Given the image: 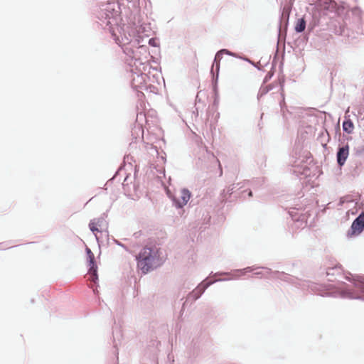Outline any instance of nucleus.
<instances>
[{"mask_svg":"<svg viewBox=\"0 0 364 364\" xmlns=\"http://www.w3.org/2000/svg\"><path fill=\"white\" fill-rule=\"evenodd\" d=\"M121 9L118 2L107 1L100 5L95 15L97 21L96 23L104 30H108L114 38L115 41L120 46L132 44L136 50L146 53L148 47L146 45H140L144 38L136 35L134 31L132 34L129 33V36L124 33V28L121 26Z\"/></svg>","mask_w":364,"mask_h":364,"instance_id":"nucleus-1","label":"nucleus"},{"mask_svg":"<svg viewBox=\"0 0 364 364\" xmlns=\"http://www.w3.org/2000/svg\"><path fill=\"white\" fill-rule=\"evenodd\" d=\"M345 278L351 282L349 285L345 282H340L337 284L329 285V288L317 283L308 284V289L310 292L321 296L341 297L350 299L364 301V276H357L350 278L346 276Z\"/></svg>","mask_w":364,"mask_h":364,"instance_id":"nucleus-2","label":"nucleus"},{"mask_svg":"<svg viewBox=\"0 0 364 364\" xmlns=\"http://www.w3.org/2000/svg\"><path fill=\"white\" fill-rule=\"evenodd\" d=\"M284 208L288 210V214L291 217L292 223L290 226L293 231L306 226L310 216L309 210H307L306 205L299 198H291Z\"/></svg>","mask_w":364,"mask_h":364,"instance_id":"nucleus-3","label":"nucleus"},{"mask_svg":"<svg viewBox=\"0 0 364 364\" xmlns=\"http://www.w3.org/2000/svg\"><path fill=\"white\" fill-rule=\"evenodd\" d=\"M136 260L137 267L143 274H147L164 264V260L161 258L159 251L156 247L142 248L136 256Z\"/></svg>","mask_w":364,"mask_h":364,"instance_id":"nucleus-4","label":"nucleus"},{"mask_svg":"<svg viewBox=\"0 0 364 364\" xmlns=\"http://www.w3.org/2000/svg\"><path fill=\"white\" fill-rule=\"evenodd\" d=\"M311 161V156L309 151H301L296 148L294 150V154L290 161L291 168L289 169V171L298 177H310L311 171L309 164Z\"/></svg>","mask_w":364,"mask_h":364,"instance_id":"nucleus-5","label":"nucleus"},{"mask_svg":"<svg viewBox=\"0 0 364 364\" xmlns=\"http://www.w3.org/2000/svg\"><path fill=\"white\" fill-rule=\"evenodd\" d=\"M147 65L144 63V65H139L137 68L136 67V70L137 71H134L132 69V80H131V87L133 90L136 91L137 97L139 99H141L144 97V94L142 92L146 82V80L149 78V77L144 73L146 70Z\"/></svg>","mask_w":364,"mask_h":364,"instance_id":"nucleus-6","label":"nucleus"},{"mask_svg":"<svg viewBox=\"0 0 364 364\" xmlns=\"http://www.w3.org/2000/svg\"><path fill=\"white\" fill-rule=\"evenodd\" d=\"M214 282H210L208 279H205L201 282L193 291H190L188 294L185 301L183 303L182 309L180 312L181 316H182L186 305L188 304L191 305L197 299H198L203 294L205 289Z\"/></svg>","mask_w":364,"mask_h":364,"instance_id":"nucleus-7","label":"nucleus"},{"mask_svg":"<svg viewBox=\"0 0 364 364\" xmlns=\"http://www.w3.org/2000/svg\"><path fill=\"white\" fill-rule=\"evenodd\" d=\"M161 342L157 339H151L145 350L144 359L147 360L144 364H158L159 346Z\"/></svg>","mask_w":364,"mask_h":364,"instance_id":"nucleus-8","label":"nucleus"},{"mask_svg":"<svg viewBox=\"0 0 364 364\" xmlns=\"http://www.w3.org/2000/svg\"><path fill=\"white\" fill-rule=\"evenodd\" d=\"M85 252L87 255V262L89 266V269L87 272L89 275L88 280L90 282L97 283V281L99 280V277L97 273V265L96 263L95 255L92 250L87 247H86L85 248Z\"/></svg>","mask_w":364,"mask_h":364,"instance_id":"nucleus-9","label":"nucleus"},{"mask_svg":"<svg viewBox=\"0 0 364 364\" xmlns=\"http://www.w3.org/2000/svg\"><path fill=\"white\" fill-rule=\"evenodd\" d=\"M364 230V211L363 210L353 221L347 236L350 237L359 235Z\"/></svg>","mask_w":364,"mask_h":364,"instance_id":"nucleus-10","label":"nucleus"},{"mask_svg":"<svg viewBox=\"0 0 364 364\" xmlns=\"http://www.w3.org/2000/svg\"><path fill=\"white\" fill-rule=\"evenodd\" d=\"M191 197V192L186 188L181 191L179 197L173 196L171 197L173 205L177 209H183Z\"/></svg>","mask_w":364,"mask_h":364,"instance_id":"nucleus-11","label":"nucleus"},{"mask_svg":"<svg viewBox=\"0 0 364 364\" xmlns=\"http://www.w3.org/2000/svg\"><path fill=\"white\" fill-rule=\"evenodd\" d=\"M350 147L348 144H339L336 151V163L340 170L345 165L349 156Z\"/></svg>","mask_w":364,"mask_h":364,"instance_id":"nucleus-12","label":"nucleus"},{"mask_svg":"<svg viewBox=\"0 0 364 364\" xmlns=\"http://www.w3.org/2000/svg\"><path fill=\"white\" fill-rule=\"evenodd\" d=\"M147 122L146 114L143 112H138L136 114V124L132 130V135L134 136L136 139L139 134H141V136L144 134L143 122Z\"/></svg>","mask_w":364,"mask_h":364,"instance_id":"nucleus-13","label":"nucleus"},{"mask_svg":"<svg viewBox=\"0 0 364 364\" xmlns=\"http://www.w3.org/2000/svg\"><path fill=\"white\" fill-rule=\"evenodd\" d=\"M342 267L341 264H337L332 267L326 269V276L328 282H339V279L342 278Z\"/></svg>","mask_w":364,"mask_h":364,"instance_id":"nucleus-14","label":"nucleus"},{"mask_svg":"<svg viewBox=\"0 0 364 364\" xmlns=\"http://www.w3.org/2000/svg\"><path fill=\"white\" fill-rule=\"evenodd\" d=\"M256 267H247L243 269H235L230 272H221V274L230 276V279H238L241 277L245 276L247 273H250L255 271Z\"/></svg>","mask_w":364,"mask_h":364,"instance_id":"nucleus-15","label":"nucleus"},{"mask_svg":"<svg viewBox=\"0 0 364 364\" xmlns=\"http://www.w3.org/2000/svg\"><path fill=\"white\" fill-rule=\"evenodd\" d=\"M277 83L280 87L279 91H280V95L282 97V100L279 102L281 112L282 113L283 117L287 118L286 111L290 114L291 113V112L288 109L287 106L286 105L285 100H284V83H285L284 76H282V77H279Z\"/></svg>","mask_w":364,"mask_h":364,"instance_id":"nucleus-16","label":"nucleus"},{"mask_svg":"<svg viewBox=\"0 0 364 364\" xmlns=\"http://www.w3.org/2000/svg\"><path fill=\"white\" fill-rule=\"evenodd\" d=\"M219 73H220V66L219 64L216 66V74H214L212 71V87L213 92L214 95L213 105H218L219 102V93H218V78H219Z\"/></svg>","mask_w":364,"mask_h":364,"instance_id":"nucleus-17","label":"nucleus"},{"mask_svg":"<svg viewBox=\"0 0 364 364\" xmlns=\"http://www.w3.org/2000/svg\"><path fill=\"white\" fill-rule=\"evenodd\" d=\"M112 336H113V347L114 348L113 353L116 358V362L114 364H118V355H119L118 344L119 343L120 338L122 337L121 330L116 326L114 328H113Z\"/></svg>","mask_w":364,"mask_h":364,"instance_id":"nucleus-18","label":"nucleus"},{"mask_svg":"<svg viewBox=\"0 0 364 364\" xmlns=\"http://www.w3.org/2000/svg\"><path fill=\"white\" fill-rule=\"evenodd\" d=\"M325 9L334 12L338 15L341 14L344 10V5H338L335 0H324Z\"/></svg>","mask_w":364,"mask_h":364,"instance_id":"nucleus-19","label":"nucleus"},{"mask_svg":"<svg viewBox=\"0 0 364 364\" xmlns=\"http://www.w3.org/2000/svg\"><path fill=\"white\" fill-rule=\"evenodd\" d=\"M264 180L263 178H256L252 179V181L245 180L242 182L237 183V186H240L238 189H241L246 186H250L252 188L256 189L262 186L264 184Z\"/></svg>","mask_w":364,"mask_h":364,"instance_id":"nucleus-20","label":"nucleus"},{"mask_svg":"<svg viewBox=\"0 0 364 364\" xmlns=\"http://www.w3.org/2000/svg\"><path fill=\"white\" fill-rule=\"evenodd\" d=\"M236 187L238 188L240 186H237V183H234L222 191L220 193V199L222 203H226L228 202H230V200H228V196L230 197L233 193H235V188Z\"/></svg>","mask_w":364,"mask_h":364,"instance_id":"nucleus-21","label":"nucleus"},{"mask_svg":"<svg viewBox=\"0 0 364 364\" xmlns=\"http://www.w3.org/2000/svg\"><path fill=\"white\" fill-rule=\"evenodd\" d=\"M274 279H280L289 284H295L296 278L284 272H277L274 273Z\"/></svg>","mask_w":364,"mask_h":364,"instance_id":"nucleus-22","label":"nucleus"},{"mask_svg":"<svg viewBox=\"0 0 364 364\" xmlns=\"http://www.w3.org/2000/svg\"><path fill=\"white\" fill-rule=\"evenodd\" d=\"M124 52L126 55L132 56V58L134 60V64L135 67L137 68L139 65H144V63L141 61V60L136 58L137 50H134L133 48H124Z\"/></svg>","mask_w":364,"mask_h":364,"instance_id":"nucleus-23","label":"nucleus"},{"mask_svg":"<svg viewBox=\"0 0 364 364\" xmlns=\"http://www.w3.org/2000/svg\"><path fill=\"white\" fill-rule=\"evenodd\" d=\"M361 162L360 161H354L350 168V172L353 177L358 176L361 172Z\"/></svg>","mask_w":364,"mask_h":364,"instance_id":"nucleus-24","label":"nucleus"},{"mask_svg":"<svg viewBox=\"0 0 364 364\" xmlns=\"http://www.w3.org/2000/svg\"><path fill=\"white\" fill-rule=\"evenodd\" d=\"M307 23L306 21L305 20L304 17L299 18L296 20L295 26H294V31L297 33H303L306 28Z\"/></svg>","mask_w":364,"mask_h":364,"instance_id":"nucleus-25","label":"nucleus"},{"mask_svg":"<svg viewBox=\"0 0 364 364\" xmlns=\"http://www.w3.org/2000/svg\"><path fill=\"white\" fill-rule=\"evenodd\" d=\"M223 54H225V53L222 51V49L219 50L215 53V58H214V60H213V63L212 65V68H211V70H210V74L211 75H212V70H213L214 74H216V66H217L218 64L220 65V61L223 58Z\"/></svg>","mask_w":364,"mask_h":364,"instance_id":"nucleus-26","label":"nucleus"},{"mask_svg":"<svg viewBox=\"0 0 364 364\" xmlns=\"http://www.w3.org/2000/svg\"><path fill=\"white\" fill-rule=\"evenodd\" d=\"M97 227H99V226L95 223V219L91 220L89 223V228H90V231L95 234L97 244H98L99 247H100L101 243L102 242L100 240V237L95 234V232H100L102 233V231H100Z\"/></svg>","mask_w":364,"mask_h":364,"instance_id":"nucleus-27","label":"nucleus"},{"mask_svg":"<svg viewBox=\"0 0 364 364\" xmlns=\"http://www.w3.org/2000/svg\"><path fill=\"white\" fill-rule=\"evenodd\" d=\"M274 87V83L265 85V84L262 85L260 87L258 94H257V98L259 99L262 96L267 94L270 90H272Z\"/></svg>","mask_w":364,"mask_h":364,"instance_id":"nucleus-28","label":"nucleus"},{"mask_svg":"<svg viewBox=\"0 0 364 364\" xmlns=\"http://www.w3.org/2000/svg\"><path fill=\"white\" fill-rule=\"evenodd\" d=\"M343 130L347 134H351L354 129V124L351 119H345L343 122Z\"/></svg>","mask_w":364,"mask_h":364,"instance_id":"nucleus-29","label":"nucleus"},{"mask_svg":"<svg viewBox=\"0 0 364 364\" xmlns=\"http://www.w3.org/2000/svg\"><path fill=\"white\" fill-rule=\"evenodd\" d=\"M319 18L316 16H312L311 20L307 24V31L309 33L314 32L315 28L319 24Z\"/></svg>","mask_w":364,"mask_h":364,"instance_id":"nucleus-30","label":"nucleus"},{"mask_svg":"<svg viewBox=\"0 0 364 364\" xmlns=\"http://www.w3.org/2000/svg\"><path fill=\"white\" fill-rule=\"evenodd\" d=\"M335 135L334 139H338L340 144H344L346 140V136L341 133L339 124H337L334 127Z\"/></svg>","mask_w":364,"mask_h":364,"instance_id":"nucleus-31","label":"nucleus"},{"mask_svg":"<svg viewBox=\"0 0 364 364\" xmlns=\"http://www.w3.org/2000/svg\"><path fill=\"white\" fill-rule=\"evenodd\" d=\"M288 23H289V14H284V13H282L280 18H279V32L280 33L282 27L286 31Z\"/></svg>","mask_w":364,"mask_h":364,"instance_id":"nucleus-32","label":"nucleus"},{"mask_svg":"<svg viewBox=\"0 0 364 364\" xmlns=\"http://www.w3.org/2000/svg\"><path fill=\"white\" fill-rule=\"evenodd\" d=\"M107 218V211L105 213H103L101 215V216L97 219V222H95V223L101 228H102L104 227H106V228H107L108 223L106 221Z\"/></svg>","mask_w":364,"mask_h":364,"instance_id":"nucleus-33","label":"nucleus"},{"mask_svg":"<svg viewBox=\"0 0 364 364\" xmlns=\"http://www.w3.org/2000/svg\"><path fill=\"white\" fill-rule=\"evenodd\" d=\"M252 267H256L255 271L258 270V269H264V273L265 274L264 277H266V278H268V275H271V277L274 279V273L277 272V271H272V269L267 267L257 266V265H253Z\"/></svg>","mask_w":364,"mask_h":364,"instance_id":"nucleus-34","label":"nucleus"},{"mask_svg":"<svg viewBox=\"0 0 364 364\" xmlns=\"http://www.w3.org/2000/svg\"><path fill=\"white\" fill-rule=\"evenodd\" d=\"M199 346L198 345V343L196 341H193L192 342V347L190 350V355L189 358H196L198 355Z\"/></svg>","mask_w":364,"mask_h":364,"instance_id":"nucleus-35","label":"nucleus"},{"mask_svg":"<svg viewBox=\"0 0 364 364\" xmlns=\"http://www.w3.org/2000/svg\"><path fill=\"white\" fill-rule=\"evenodd\" d=\"M142 90H145L149 93H153V94H158L159 93V89L155 85H153L151 84H149V85H147L146 83L145 84L144 87V89Z\"/></svg>","mask_w":364,"mask_h":364,"instance_id":"nucleus-36","label":"nucleus"},{"mask_svg":"<svg viewBox=\"0 0 364 364\" xmlns=\"http://www.w3.org/2000/svg\"><path fill=\"white\" fill-rule=\"evenodd\" d=\"M246 194L249 198H251L253 196L252 190L250 188H247L246 190L242 191L240 193H238V195H235L234 197L245 199Z\"/></svg>","mask_w":364,"mask_h":364,"instance_id":"nucleus-37","label":"nucleus"},{"mask_svg":"<svg viewBox=\"0 0 364 364\" xmlns=\"http://www.w3.org/2000/svg\"><path fill=\"white\" fill-rule=\"evenodd\" d=\"M352 14L356 18L357 21H360L362 16V10L358 6H355L351 10Z\"/></svg>","mask_w":364,"mask_h":364,"instance_id":"nucleus-38","label":"nucleus"},{"mask_svg":"<svg viewBox=\"0 0 364 364\" xmlns=\"http://www.w3.org/2000/svg\"><path fill=\"white\" fill-rule=\"evenodd\" d=\"M354 155L356 156H360L364 155V146H358L357 147H355L353 149Z\"/></svg>","mask_w":364,"mask_h":364,"instance_id":"nucleus-39","label":"nucleus"},{"mask_svg":"<svg viewBox=\"0 0 364 364\" xmlns=\"http://www.w3.org/2000/svg\"><path fill=\"white\" fill-rule=\"evenodd\" d=\"M148 43L150 46L159 48V43H158V39L156 38H151L148 41Z\"/></svg>","mask_w":364,"mask_h":364,"instance_id":"nucleus-40","label":"nucleus"},{"mask_svg":"<svg viewBox=\"0 0 364 364\" xmlns=\"http://www.w3.org/2000/svg\"><path fill=\"white\" fill-rule=\"evenodd\" d=\"M222 51L225 54V55H228L229 56H232V57H234V58H239L240 56L238 55L237 53H233L230 50H229L228 49H226V48H222Z\"/></svg>","mask_w":364,"mask_h":364,"instance_id":"nucleus-41","label":"nucleus"},{"mask_svg":"<svg viewBox=\"0 0 364 364\" xmlns=\"http://www.w3.org/2000/svg\"><path fill=\"white\" fill-rule=\"evenodd\" d=\"M273 75H274L273 72H272V71L268 72L263 79V82H262L263 84H266L268 81H269L272 79V77H273Z\"/></svg>","mask_w":364,"mask_h":364,"instance_id":"nucleus-42","label":"nucleus"},{"mask_svg":"<svg viewBox=\"0 0 364 364\" xmlns=\"http://www.w3.org/2000/svg\"><path fill=\"white\" fill-rule=\"evenodd\" d=\"M112 240H113V242L118 246H120L122 247H123L124 249H125L126 250H127V247L123 244L121 242H119V240H116L115 238L112 237Z\"/></svg>","mask_w":364,"mask_h":364,"instance_id":"nucleus-43","label":"nucleus"},{"mask_svg":"<svg viewBox=\"0 0 364 364\" xmlns=\"http://www.w3.org/2000/svg\"><path fill=\"white\" fill-rule=\"evenodd\" d=\"M254 275L257 278H262L265 277V274L261 271L255 272Z\"/></svg>","mask_w":364,"mask_h":364,"instance_id":"nucleus-44","label":"nucleus"},{"mask_svg":"<svg viewBox=\"0 0 364 364\" xmlns=\"http://www.w3.org/2000/svg\"><path fill=\"white\" fill-rule=\"evenodd\" d=\"M93 283L96 285V287L92 289V291H93L94 294L97 296V295L99 294V291L97 290V287H99V284H98V282L97 283H95V282H93Z\"/></svg>","mask_w":364,"mask_h":364,"instance_id":"nucleus-45","label":"nucleus"},{"mask_svg":"<svg viewBox=\"0 0 364 364\" xmlns=\"http://www.w3.org/2000/svg\"><path fill=\"white\" fill-rule=\"evenodd\" d=\"M117 173H118V171H116V173H114V176H113L110 179H109V180L107 181V182L106 183L105 186H106V185H107L109 182H112V181L114 180V178H115V177H116V176H117Z\"/></svg>","mask_w":364,"mask_h":364,"instance_id":"nucleus-46","label":"nucleus"},{"mask_svg":"<svg viewBox=\"0 0 364 364\" xmlns=\"http://www.w3.org/2000/svg\"><path fill=\"white\" fill-rule=\"evenodd\" d=\"M239 58L242 59L243 60L248 62L249 63H252V60L246 56L240 57Z\"/></svg>","mask_w":364,"mask_h":364,"instance_id":"nucleus-47","label":"nucleus"},{"mask_svg":"<svg viewBox=\"0 0 364 364\" xmlns=\"http://www.w3.org/2000/svg\"><path fill=\"white\" fill-rule=\"evenodd\" d=\"M230 280H232V279H230V276H229V277H225V278L220 279L218 281V282H225V281H230Z\"/></svg>","mask_w":364,"mask_h":364,"instance_id":"nucleus-48","label":"nucleus"},{"mask_svg":"<svg viewBox=\"0 0 364 364\" xmlns=\"http://www.w3.org/2000/svg\"><path fill=\"white\" fill-rule=\"evenodd\" d=\"M130 2H132L133 3V5H139L140 4V0H128Z\"/></svg>","mask_w":364,"mask_h":364,"instance_id":"nucleus-49","label":"nucleus"},{"mask_svg":"<svg viewBox=\"0 0 364 364\" xmlns=\"http://www.w3.org/2000/svg\"><path fill=\"white\" fill-rule=\"evenodd\" d=\"M198 115V109L196 108V110L195 111H193L192 112V117L194 116L195 117H197Z\"/></svg>","mask_w":364,"mask_h":364,"instance_id":"nucleus-50","label":"nucleus"},{"mask_svg":"<svg viewBox=\"0 0 364 364\" xmlns=\"http://www.w3.org/2000/svg\"><path fill=\"white\" fill-rule=\"evenodd\" d=\"M324 132L326 134L327 142H328L331 139L330 134L326 129H324Z\"/></svg>","mask_w":364,"mask_h":364,"instance_id":"nucleus-51","label":"nucleus"},{"mask_svg":"<svg viewBox=\"0 0 364 364\" xmlns=\"http://www.w3.org/2000/svg\"><path fill=\"white\" fill-rule=\"evenodd\" d=\"M251 64H252L254 67H255L256 68H257L259 70H262V68H259V67H258V66L257 65V64H256L255 63H254L253 61H252V63H251Z\"/></svg>","mask_w":364,"mask_h":364,"instance_id":"nucleus-52","label":"nucleus"},{"mask_svg":"<svg viewBox=\"0 0 364 364\" xmlns=\"http://www.w3.org/2000/svg\"><path fill=\"white\" fill-rule=\"evenodd\" d=\"M105 236L107 237V240H109V232L107 230L105 231Z\"/></svg>","mask_w":364,"mask_h":364,"instance_id":"nucleus-53","label":"nucleus"},{"mask_svg":"<svg viewBox=\"0 0 364 364\" xmlns=\"http://www.w3.org/2000/svg\"><path fill=\"white\" fill-rule=\"evenodd\" d=\"M3 245H4V242H1V243H0V250H5V249H6V247H3Z\"/></svg>","mask_w":364,"mask_h":364,"instance_id":"nucleus-54","label":"nucleus"},{"mask_svg":"<svg viewBox=\"0 0 364 364\" xmlns=\"http://www.w3.org/2000/svg\"><path fill=\"white\" fill-rule=\"evenodd\" d=\"M276 58H277V56L275 55L274 59H273V62H272V68L274 67V63H275V61H276Z\"/></svg>","mask_w":364,"mask_h":364,"instance_id":"nucleus-55","label":"nucleus"},{"mask_svg":"<svg viewBox=\"0 0 364 364\" xmlns=\"http://www.w3.org/2000/svg\"><path fill=\"white\" fill-rule=\"evenodd\" d=\"M161 160L163 161V162H164V163H165V162H166V156H161Z\"/></svg>","mask_w":364,"mask_h":364,"instance_id":"nucleus-56","label":"nucleus"},{"mask_svg":"<svg viewBox=\"0 0 364 364\" xmlns=\"http://www.w3.org/2000/svg\"><path fill=\"white\" fill-rule=\"evenodd\" d=\"M322 146H323L324 149H326L327 147L326 143H322Z\"/></svg>","mask_w":364,"mask_h":364,"instance_id":"nucleus-57","label":"nucleus"},{"mask_svg":"<svg viewBox=\"0 0 364 364\" xmlns=\"http://www.w3.org/2000/svg\"><path fill=\"white\" fill-rule=\"evenodd\" d=\"M196 101H198V102L200 101V98H198V95H196Z\"/></svg>","mask_w":364,"mask_h":364,"instance_id":"nucleus-58","label":"nucleus"},{"mask_svg":"<svg viewBox=\"0 0 364 364\" xmlns=\"http://www.w3.org/2000/svg\"><path fill=\"white\" fill-rule=\"evenodd\" d=\"M323 136H324V133L323 132V133H321V134H320L319 137H323Z\"/></svg>","mask_w":364,"mask_h":364,"instance_id":"nucleus-59","label":"nucleus"},{"mask_svg":"<svg viewBox=\"0 0 364 364\" xmlns=\"http://www.w3.org/2000/svg\"><path fill=\"white\" fill-rule=\"evenodd\" d=\"M138 233H139V232H135V233L134 234V235L135 236V237H138Z\"/></svg>","mask_w":364,"mask_h":364,"instance_id":"nucleus-60","label":"nucleus"},{"mask_svg":"<svg viewBox=\"0 0 364 364\" xmlns=\"http://www.w3.org/2000/svg\"><path fill=\"white\" fill-rule=\"evenodd\" d=\"M222 174H223V171L220 170V176H222Z\"/></svg>","mask_w":364,"mask_h":364,"instance_id":"nucleus-61","label":"nucleus"},{"mask_svg":"<svg viewBox=\"0 0 364 364\" xmlns=\"http://www.w3.org/2000/svg\"><path fill=\"white\" fill-rule=\"evenodd\" d=\"M31 303H33V302H34V299H31Z\"/></svg>","mask_w":364,"mask_h":364,"instance_id":"nucleus-62","label":"nucleus"},{"mask_svg":"<svg viewBox=\"0 0 364 364\" xmlns=\"http://www.w3.org/2000/svg\"><path fill=\"white\" fill-rule=\"evenodd\" d=\"M283 65V63H281L279 67L281 68Z\"/></svg>","mask_w":364,"mask_h":364,"instance_id":"nucleus-63","label":"nucleus"}]
</instances>
